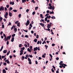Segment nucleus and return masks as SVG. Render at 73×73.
Returning a JSON list of instances; mask_svg holds the SVG:
<instances>
[{
    "label": "nucleus",
    "mask_w": 73,
    "mask_h": 73,
    "mask_svg": "<svg viewBox=\"0 0 73 73\" xmlns=\"http://www.w3.org/2000/svg\"><path fill=\"white\" fill-rule=\"evenodd\" d=\"M48 5L49 6V7H48V9H52V11H53L54 9V6H52V4H51V3H49L48 4Z\"/></svg>",
    "instance_id": "1"
},
{
    "label": "nucleus",
    "mask_w": 73,
    "mask_h": 73,
    "mask_svg": "<svg viewBox=\"0 0 73 73\" xmlns=\"http://www.w3.org/2000/svg\"><path fill=\"white\" fill-rule=\"evenodd\" d=\"M59 65H62L63 67V68H65V67L64 66H66V65L64 64H61V63H59Z\"/></svg>",
    "instance_id": "2"
},
{
    "label": "nucleus",
    "mask_w": 73,
    "mask_h": 73,
    "mask_svg": "<svg viewBox=\"0 0 73 73\" xmlns=\"http://www.w3.org/2000/svg\"><path fill=\"white\" fill-rule=\"evenodd\" d=\"M30 23V22H29V20H28L27 21V22H26V26H28L29 24V23Z\"/></svg>",
    "instance_id": "3"
},
{
    "label": "nucleus",
    "mask_w": 73,
    "mask_h": 73,
    "mask_svg": "<svg viewBox=\"0 0 73 73\" xmlns=\"http://www.w3.org/2000/svg\"><path fill=\"white\" fill-rule=\"evenodd\" d=\"M4 8L3 7V6H2L0 8V11H3L4 10Z\"/></svg>",
    "instance_id": "4"
},
{
    "label": "nucleus",
    "mask_w": 73,
    "mask_h": 73,
    "mask_svg": "<svg viewBox=\"0 0 73 73\" xmlns=\"http://www.w3.org/2000/svg\"><path fill=\"white\" fill-rule=\"evenodd\" d=\"M20 56L22 55L23 54V50H21L20 51Z\"/></svg>",
    "instance_id": "5"
},
{
    "label": "nucleus",
    "mask_w": 73,
    "mask_h": 73,
    "mask_svg": "<svg viewBox=\"0 0 73 73\" xmlns=\"http://www.w3.org/2000/svg\"><path fill=\"white\" fill-rule=\"evenodd\" d=\"M38 49V48L37 47H36L35 48H34V51H36V50H37V49Z\"/></svg>",
    "instance_id": "6"
},
{
    "label": "nucleus",
    "mask_w": 73,
    "mask_h": 73,
    "mask_svg": "<svg viewBox=\"0 0 73 73\" xmlns=\"http://www.w3.org/2000/svg\"><path fill=\"white\" fill-rule=\"evenodd\" d=\"M51 26V25L48 24L47 26V28H50Z\"/></svg>",
    "instance_id": "7"
},
{
    "label": "nucleus",
    "mask_w": 73,
    "mask_h": 73,
    "mask_svg": "<svg viewBox=\"0 0 73 73\" xmlns=\"http://www.w3.org/2000/svg\"><path fill=\"white\" fill-rule=\"evenodd\" d=\"M5 62H7V64H10V63H9V60H5Z\"/></svg>",
    "instance_id": "8"
},
{
    "label": "nucleus",
    "mask_w": 73,
    "mask_h": 73,
    "mask_svg": "<svg viewBox=\"0 0 73 73\" xmlns=\"http://www.w3.org/2000/svg\"><path fill=\"white\" fill-rule=\"evenodd\" d=\"M11 35H10L9 36H7V39H9V40H10V38H11Z\"/></svg>",
    "instance_id": "9"
},
{
    "label": "nucleus",
    "mask_w": 73,
    "mask_h": 73,
    "mask_svg": "<svg viewBox=\"0 0 73 73\" xmlns=\"http://www.w3.org/2000/svg\"><path fill=\"white\" fill-rule=\"evenodd\" d=\"M9 15L10 17H11L12 16V13H11V12H9Z\"/></svg>",
    "instance_id": "10"
},
{
    "label": "nucleus",
    "mask_w": 73,
    "mask_h": 73,
    "mask_svg": "<svg viewBox=\"0 0 73 73\" xmlns=\"http://www.w3.org/2000/svg\"><path fill=\"white\" fill-rule=\"evenodd\" d=\"M17 26H18V27H20V22L17 23Z\"/></svg>",
    "instance_id": "11"
},
{
    "label": "nucleus",
    "mask_w": 73,
    "mask_h": 73,
    "mask_svg": "<svg viewBox=\"0 0 73 73\" xmlns=\"http://www.w3.org/2000/svg\"><path fill=\"white\" fill-rule=\"evenodd\" d=\"M7 52V50H5L3 51V53H6Z\"/></svg>",
    "instance_id": "12"
},
{
    "label": "nucleus",
    "mask_w": 73,
    "mask_h": 73,
    "mask_svg": "<svg viewBox=\"0 0 73 73\" xmlns=\"http://www.w3.org/2000/svg\"><path fill=\"white\" fill-rule=\"evenodd\" d=\"M48 16H47L45 18V21H47V19H48Z\"/></svg>",
    "instance_id": "13"
},
{
    "label": "nucleus",
    "mask_w": 73,
    "mask_h": 73,
    "mask_svg": "<svg viewBox=\"0 0 73 73\" xmlns=\"http://www.w3.org/2000/svg\"><path fill=\"white\" fill-rule=\"evenodd\" d=\"M34 41L35 42H37V39L36 38L34 40Z\"/></svg>",
    "instance_id": "14"
},
{
    "label": "nucleus",
    "mask_w": 73,
    "mask_h": 73,
    "mask_svg": "<svg viewBox=\"0 0 73 73\" xmlns=\"http://www.w3.org/2000/svg\"><path fill=\"white\" fill-rule=\"evenodd\" d=\"M3 73H6V70H5L3 69Z\"/></svg>",
    "instance_id": "15"
},
{
    "label": "nucleus",
    "mask_w": 73,
    "mask_h": 73,
    "mask_svg": "<svg viewBox=\"0 0 73 73\" xmlns=\"http://www.w3.org/2000/svg\"><path fill=\"white\" fill-rule=\"evenodd\" d=\"M11 41V42H13V41H14V37H13L12 38Z\"/></svg>",
    "instance_id": "16"
},
{
    "label": "nucleus",
    "mask_w": 73,
    "mask_h": 73,
    "mask_svg": "<svg viewBox=\"0 0 73 73\" xmlns=\"http://www.w3.org/2000/svg\"><path fill=\"white\" fill-rule=\"evenodd\" d=\"M25 59V57H24V56H22V60H24Z\"/></svg>",
    "instance_id": "17"
},
{
    "label": "nucleus",
    "mask_w": 73,
    "mask_h": 73,
    "mask_svg": "<svg viewBox=\"0 0 73 73\" xmlns=\"http://www.w3.org/2000/svg\"><path fill=\"white\" fill-rule=\"evenodd\" d=\"M17 28H15L14 29V31H15V32H17Z\"/></svg>",
    "instance_id": "18"
},
{
    "label": "nucleus",
    "mask_w": 73,
    "mask_h": 73,
    "mask_svg": "<svg viewBox=\"0 0 73 73\" xmlns=\"http://www.w3.org/2000/svg\"><path fill=\"white\" fill-rule=\"evenodd\" d=\"M27 50L28 52H31V50H30L29 48H27Z\"/></svg>",
    "instance_id": "19"
},
{
    "label": "nucleus",
    "mask_w": 73,
    "mask_h": 73,
    "mask_svg": "<svg viewBox=\"0 0 73 73\" xmlns=\"http://www.w3.org/2000/svg\"><path fill=\"white\" fill-rule=\"evenodd\" d=\"M51 19H56V17H55L54 16H52L51 17Z\"/></svg>",
    "instance_id": "20"
},
{
    "label": "nucleus",
    "mask_w": 73,
    "mask_h": 73,
    "mask_svg": "<svg viewBox=\"0 0 73 73\" xmlns=\"http://www.w3.org/2000/svg\"><path fill=\"white\" fill-rule=\"evenodd\" d=\"M26 0H22V3H24L25 2H26Z\"/></svg>",
    "instance_id": "21"
},
{
    "label": "nucleus",
    "mask_w": 73,
    "mask_h": 73,
    "mask_svg": "<svg viewBox=\"0 0 73 73\" xmlns=\"http://www.w3.org/2000/svg\"><path fill=\"white\" fill-rule=\"evenodd\" d=\"M40 17H41L42 18V19H43L44 17H43V16H42V14H40Z\"/></svg>",
    "instance_id": "22"
},
{
    "label": "nucleus",
    "mask_w": 73,
    "mask_h": 73,
    "mask_svg": "<svg viewBox=\"0 0 73 73\" xmlns=\"http://www.w3.org/2000/svg\"><path fill=\"white\" fill-rule=\"evenodd\" d=\"M3 46H2L1 47V49H0V51L1 52V50H3Z\"/></svg>",
    "instance_id": "23"
},
{
    "label": "nucleus",
    "mask_w": 73,
    "mask_h": 73,
    "mask_svg": "<svg viewBox=\"0 0 73 73\" xmlns=\"http://www.w3.org/2000/svg\"><path fill=\"white\" fill-rule=\"evenodd\" d=\"M9 53H10V51H9L7 53V56H8V55H9Z\"/></svg>",
    "instance_id": "24"
},
{
    "label": "nucleus",
    "mask_w": 73,
    "mask_h": 73,
    "mask_svg": "<svg viewBox=\"0 0 73 73\" xmlns=\"http://www.w3.org/2000/svg\"><path fill=\"white\" fill-rule=\"evenodd\" d=\"M5 15H6L7 16H8V13L7 12H6L5 13Z\"/></svg>",
    "instance_id": "25"
},
{
    "label": "nucleus",
    "mask_w": 73,
    "mask_h": 73,
    "mask_svg": "<svg viewBox=\"0 0 73 73\" xmlns=\"http://www.w3.org/2000/svg\"><path fill=\"white\" fill-rule=\"evenodd\" d=\"M40 25H41L42 27V26H44V24H42V23H39Z\"/></svg>",
    "instance_id": "26"
},
{
    "label": "nucleus",
    "mask_w": 73,
    "mask_h": 73,
    "mask_svg": "<svg viewBox=\"0 0 73 73\" xmlns=\"http://www.w3.org/2000/svg\"><path fill=\"white\" fill-rule=\"evenodd\" d=\"M29 48H30L31 49V50H32V46H29Z\"/></svg>",
    "instance_id": "27"
},
{
    "label": "nucleus",
    "mask_w": 73,
    "mask_h": 73,
    "mask_svg": "<svg viewBox=\"0 0 73 73\" xmlns=\"http://www.w3.org/2000/svg\"><path fill=\"white\" fill-rule=\"evenodd\" d=\"M4 40L5 41H8V38H4Z\"/></svg>",
    "instance_id": "28"
},
{
    "label": "nucleus",
    "mask_w": 73,
    "mask_h": 73,
    "mask_svg": "<svg viewBox=\"0 0 73 73\" xmlns=\"http://www.w3.org/2000/svg\"><path fill=\"white\" fill-rule=\"evenodd\" d=\"M22 46V44H20L19 45V48H21V46Z\"/></svg>",
    "instance_id": "29"
},
{
    "label": "nucleus",
    "mask_w": 73,
    "mask_h": 73,
    "mask_svg": "<svg viewBox=\"0 0 73 73\" xmlns=\"http://www.w3.org/2000/svg\"><path fill=\"white\" fill-rule=\"evenodd\" d=\"M29 9H27L26 10V12H27V13H28V12H29Z\"/></svg>",
    "instance_id": "30"
},
{
    "label": "nucleus",
    "mask_w": 73,
    "mask_h": 73,
    "mask_svg": "<svg viewBox=\"0 0 73 73\" xmlns=\"http://www.w3.org/2000/svg\"><path fill=\"white\" fill-rule=\"evenodd\" d=\"M45 47L46 48V49H47V48H48V46L45 45Z\"/></svg>",
    "instance_id": "31"
},
{
    "label": "nucleus",
    "mask_w": 73,
    "mask_h": 73,
    "mask_svg": "<svg viewBox=\"0 0 73 73\" xmlns=\"http://www.w3.org/2000/svg\"><path fill=\"white\" fill-rule=\"evenodd\" d=\"M12 37H13L15 36V34H14V35H11Z\"/></svg>",
    "instance_id": "32"
},
{
    "label": "nucleus",
    "mask_w": 73,
    "mask_h": 73,
    "mask_svg": "<svg viewBox=\"0 0 73 73\" xmlns=\"http://www.w3.org/2000/svg\"><path fill=\"white\" fill-rule=\"evenodd\" d=\"M2 20H3V18L1 17L0 18V21H2Z\"/></svg>",
    "instance_id": "33"
},
{
    "label": "nucleus",
    "mask_w": 73,
    "mask_h": 73,
    "mask_svg": "<svg viewBox=\"0 0 73 73\" xmlns=\"http://www.w3.org/2000/svg\"><path fill=\"white\" fill-rule=\"evenodd\" d=\"M13 12H17V10H13Z\"/></svg>",
    "instance_id": "34"
},
{
    "label": "nucleus",
    "mask_w": 73,
    "mask_h": 73,
    "mask_svg": "<svg viewBox=\"0 0 73 73\" xmlns=\"http://www.w3.org/2000/svg\"><path fill=\"white\" fill-rule=\"evenodd\" d=\"M7 15H4V17H5V19H7Z\"/></svg>",
    "instance_id": "35"
},
{
    "label": "nucleus",
    "mask_w": 73,
    "mask_h": 73,
    "mask_svg": "<svg viewBox=\"0 0 73 73\" xmlns=\"http://www.w3.org/2000/svg\"><path fill=\"white\" fill-rule=\"evenodd\" d=\"M41 22L42 21L43 22V23H44V19H42L41 21H40Z\"/></svg>",
    "instance_id": "36"
},
{
    "label": "nucleus",
    "mask_w": 73,
    "mask_h": 73,
    "mask_svg": "<svg viewBox=\"0 0 73 73\" xmlns=\"http://www.w3.org/2000/svg\"><path fill=\"white\" fill-rule=\"evenodd\" d=\"M21 14H19L18 15L19 17V18H20L21 17Z\"/></svg>",
    "instance_id": "37"
},
{
    "label": "nucleus",
    "mask_w": 73,
    "mask_h": 73,
    "mask_svg": "<svg viewBox=\"0 0 73 73\" xmlns=\"http://www.w3.org/2000/svg\"><path fill=\"white\" fill-rule=\"evenodd\" d=\"M21 49L22 50H24L25 49V47H23L22 48H21Z\"/></svg>",
    "instance_id": "38"
},
{
    "label": "nucleus",
    "mask_w": 73,
    "mask_h": 73,
    "mask_svg": "<svg viewBox=\"0 0 73 73\" xmlns=\"http://www.w3.org/2000/svg\"><path fill=\"white\" fill-rule=\"evenodd\" d=\"M28 61H29V62L30 61H31V60L29 58H28Z\"/></svg>",
    "instance_id": "39"
},
{
    "label": "nucleus",
    "mask_w": 73,
    "mask_h": 73,
    "mask_svg": "<svg viewBox=\"0 0 73 73\" xmlns=\"http://www.w3.org/2000/svg\"><path fill=\"white\" fill-rule=\"evenodd\" d=\"M9 5H6V7L7 8H9Z\"/></svg>",
    "instance_id": "40"
},
{
    "label": "nucleus",
    "mask_w": 73,
    "mask_h": 73,
    "mask_svg": "<svg viewBox=\"0 0 73 73\" xmlns=\"http://www.w3.org/2000/svg\"><path fill=\"white\" fill-rule=\"evenodd\" d=\"M35 12H33L32 13L33 15H35Z\"/></svg>",
    "instance_id": "41"
},
{
    "label": "nucleus",
    "mask_w": 73,
    "mask_h": 73,
    "mask_svg": "<svg viewBox=\"0 0 73 73\" xmlns=\"http://www.w3.org/2000/svg\"><path fill=\"white\" fill-rule=\"evenodd\" d=\"M24 46L25 47H26V48H27V47L28 46L27 44H25Z\"/></svg>",
    "instance_id": "42"
},
{
    "label": "nucleus",
    "mask_w": 73,
    "mask_h": 73,
    "mask_svg": "<svg viewBox=\"0 0 73 73\" xmlns=\"http://www.w3.org/2000/svg\"><path fill=\"white\" fill-rule=\"evenodd\" d=\"M49 55H50V57L51 58V59L52 58V57H53V56H52V55H51V54H49Z\"/></svg>",
    "instance_id": "43"
},
{
    "label": "nucleus",
    "mask_w": 73,
    "mask_h": 73,
    "mask_svg": "<svg viewBox=\"0 0 73 73\" xmlns=\"http://www.w3.org/2000/svg\"><path fill=\"white\" fill-rule=\"evenodd\" d=\"M4 65H7V63L6 62L3 63Z\"/></svg>",
    "instance_id": "44"
},
{
    "label": "nucleus",
    "mask_w": 73,
    "mask_h": 73,
    "mask_svg": "<svg viewBox=\"0 0 73 73\" xmlns=\"http://www.w3.org/2000/svg\"><path fill=\"white\" fill-rule=\"evenodd\" d=\"M8 26H9V25H11V23L10 22H9V24H8Z\"/></svg>",
    "instance_id": "45"
},
{
    "label": "nucleus",
    "mask_w": 73,
    "mask_h": 73,
    "mask_svg": "<svg viewBox=\"0 0 73 73\" xmlns=\"http://www.w3.org/2000/svg\"><path fill=\"white\" fill-rule=\"evenodd\" d=\"M2 28H3V29H4V25L3 24L2 25Z\"/></svg>",
    "instance_id": "46"
},
{
    "label": "nucleus",
    "mask_w": 73,
    "mask_h": 73,
    "mask_svg": "<svg viewBox=\"0 0 73 73\" xmlns=\"http://www.w3.org/2000/svg\"><path fill=\"white\" fill-rule=\"evenodd\" d=\"M25 37L26 38H28V35H25Z\"/></svg>",
    "instance_id": "47"
},
{
    "label": "nucleus",
    "mask_w": 73,
    "mask_h": 73,
    "mask_svg": "<svg viewBox=\"0 0 73 73\" xmlns=\"http://www.w3.org/2000/svg\"><path fill=\"white\" fill-rule=\"evenodd\" d=\"M49 16V14H46L45 15V17L46 16Z\"/></svg>",
    "instance_id": "48"
},
{
    "label": "nucleus",
    "mask_w": 73,
    "mask_h": 73,
    "mask_svg": "<svg viewBox=\"0 0 73 73\" xmlns=\"http://www.w3.org/2000/svg\"><path fill=\"white\" fill-rule=\"evenodd\" d=\"M38 37H39V36H38V35H36V38H38Z\"/></svg>",
    "instance_id": "49"
},
{
    "label": "nucleus",
    "mask_w": 73,
    "mask_h": 73,
    "mask_svg": "<svg viewBox=\"0 0 73 73\" xmlns=\"http://www.w3.org/2000/svg\"><path fill=\"white\" fill-rule=\"evenodd\" d=\"M31 2H33V3H35V1H34V0H32Z\"/></svg>",
    "instance_id": "50"
},
{
    "label": "nucleus",
    "mask_w": 73,
    "mask_h": 73,
    "mask_svg": "<svg viewBox=\"0 0 73 73\" xmlns=\"http://www.w3.org/2000/svg\"><path fill=\"white\" fill-rule=\"evenodd\" d=\"M42 57H43V58H45V55H42Z\"/></svg>",
    "instance_id": "51"
},
{
    "label": "nucleus",
    "mask_w": 73,
    "mask_h": 73,
    "mask_svg": "<svg viewBox=\"0 0 73 73\" xmlns=\"http://www.w3.org/2000/svg\"><path fill=\"white\" fill-rule=\"evenodd\" d=\"M38 7H36L35 8V9L36 10H37V9H38Z\"/></svg>",
    "instance_id": "52"
},
{
    "label": "nucleus",
    "mask_w": 73,
    "mask_h": 73,
    "mask_svg": "<svg viewBox=\"0 0 73 73\" xmlns=\"http://www.w3.org/2000/svg\"><path fill=\"white\" fill-rule=\"evenodd\" d=\"M19 23V21H17L15 22V24H17V23Z\"/></svg>",
    "instance_id": "53"
},
{
    "label": "nucleus",
    "mask_w": 73,
    "mask_h": 73,
    "mask_svg": "<svg viewBox=\"0 0 73 73\" xmlns=\"http://www.w3.org/2000/svg\"><path fill=\"white\" fill-rule=\"evenodd\" d=\"M55 46V44H52V46Z\"/></svg>",
    "instance_id": "54"
},
{
    "label": "nucleus",
    "mask_w": 73,
    "mask_h": 73,
    "mask_svg": "<svg viewBox=\"0 0 73 73\" xmlns=\"http://www.w3.org/2000/svg\"><path fill=\"white\" fill-rule=\"evenodd\" d=\"M29 64H32V62H31V61H30L29 62Z\"/></svg>",
    "instance_id": "55"
},
{
    "label": "nucleus",
    "mask_w": 73,
    "mask_h": 73,
    "mask_svg": "<svg viewBox=\"0 0 73 73\" xmlns=\"http://www.w3.org/2000/svg\"><path fill=\"white\" fill-rule=\"evenodd\" d=\"M46 13H49V10L47 11Z\"/></svg>",
    "instance_id": "56"
},
{
    "label": "nucleus",
    "mask_w": 73,
    "mask_h": 73,
    "mask_svg": "<svg viewBox=\"0 0 73 73\" xmlns=\"http://www.w3.org/2000/svg\"><path fill=\"white\" fill-rule=\"evenodd\" d=\"M14 4L15 3H14V2H12V4H11L12 5H14Z\"/></svg>",
    "instance_id": "57"
},
{
    "label": "nucleus",
    "mask_w": 73,
    "mask_h": 73,
    "mask_svg": "<svg viewBox=\"0 0 73 73\" xmlns=\"http://www.w3.org/2000/svg\"><path fill=\"white\" fill-rule=\"evenodd\" d=\"M51 70H52V72H53V73H54V71L53 70V68H52L51 69Z\"/></svg>",
    "instance_id": "58"
},
{
    "label": "nucleus",
    "mask_w": 73,
    "mask_h": 73,
    "mask_svg": "<svg viewBox=\"0 0 73 73\" xmlns=\"http://www.w3.org/2000/svg\"><path fill=\"white\" fill-rule=\"evenodd\" d=\"M29 57H31V58H32V57H33V56H32V55H30L29 56Z\"/></svg>",
    "instance_id": "59"
},
{
    "label": "nucleus",
    "mask_w": 73,
    "mask_h": 73,
    "mask_svg": "<svg viewBox=\"0 0 73 73\" xmlns=\"http://www.w3.org/2000/svg\"><path fill=\"white\" fill-rule=\"evenodd\" d=\"M56 60H59V58L58 57H57L56 58Z\"/></svg>",
    "instance_id": "60"
},
{
    "label": "nucleus",
    "mask_w": 73,
    "mask_h": 73,
    "mask_svg": "<svg viewBox=\"0 0 73 73\" xmlns=\"http://www.w3.org/2000/svg\"><path fill=\"white\" fill-rule=\"evenodd\" d=\"M7 45H8L9 44V41H7Z\"/></svg>",
    "instance_id": "61"
},
{
    "label": "nucleus",
    "mask_w": 73,
    "mask_h": 73,
    "mask_svg": "<svg viewBox=\"0 0 73 73\" xmlns=\"http://www.w3.org/2000/svg\"><path fill=\"white\" fill-rule=\"evenodd\" d=\"M30 27H33V26L32 25V24H30Z\"/></svg>",
    "instance_id": "62"
},
{
    "label": "nucleus",
    "mask_w": 73,
    "mask_h": 73,
    "mask_svg": "<svg viewBox=\"0 0 73 73\" xmlns=\"http://www.w3.org/2000/svg\"><path fill=\"white\" fill-rule=\"evenodd\" d=\"M3 34V32L2 31H1L0 33V34L1 35H2V34Z\"/></svg>",
    "instance_id": "63"
},
{
    "label": "nucleus",
    "mask_w": 73,
    "mask_h": 73,
    "mask_svg": "<svg viewBox=\"0 0 73 73\" xmlns=\"http://www.w3.org/2000/svg\"><path fill=\"white\" fill-rule=\"evenodd\" d=\"M49 21H50L49 20L47 21V23H49Z\"/></svg>",
    "instance_id": "64"
}]
</instances>
